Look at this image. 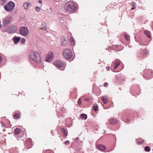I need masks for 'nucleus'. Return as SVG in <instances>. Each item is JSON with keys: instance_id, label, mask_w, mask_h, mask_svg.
<instances>
[{"instance_id": "obj_1", "label": "nucleus", "mask_w": 153, "mask_h": 153, "mask_svg": "<svg viewBox=\"0 0 153 153\" xmlns=\"http://www.w3.org/2000/svg\"><path fill=\"white\" fill-rule=\"evenodd\" d=\"M29 58L30 60L36 63H39L41 62V58L40 54L37 52H30L29 54Z\"/></svg>"}, {"instance_id": "obj_2", "label": "nucleus", "mask_w": 153, "mask_h": 153, "mask_svg": "<svg viewBox=\"0 0 153 153\" xmlns=\"http://www.w3.org/2000/svg\"><path fill=\"white\" fill-rule=\"evenodd\" d=\"M65 9L68 12H72L74 11L76 9V7L74 3L70 1L67 2L65 5Z\"/></svg>"}, {"instance_id": "obj_3", "label": "nucleus", "mask_w": 153, "mask_h": 153, "mask_svg": "<svg viewBox=\"0 0 153 153\" xmlns=\"http://www.w3.org/2000/svg\"><path fill=\"white\" fill-rule=\"evenodd\" d=\"M15 6L13 2L10 1L4 6V8L7 11L12 12Z\"/></svg>"}, {"instance_id": "obj_4", "label": "nucleus", "mask_w": 153, "mask_h": 153, "mask_svg": "<svg viewBox=\"0 0 153 153\" xmlns=\"http://www.w3.org/2000/svg\"><path fill=\"white\" fill-rule=\"evenodd\" d=\"M63 54L64 57L66 59H70L73 56L71 50L69 49H66L63 51Z\"/></svg>"}, {"instance_id": "obj_5", "label": "nucleus", "mask_w": 153, "mask_h": 153, "mask_svg": "<svg viewBox=\"0 0 153 153\" xmlns=\"http://www.w3.org/2000/svg\"><path fill=\"white\" fill-rule=\"evenodd\" d=\"M19 32L20 33L24 36H27L29 33L28 29L25 27H22L19 29Z\"/></svg>"}, {"instance_id": "obj_6", "label": "nucleus", "mask_w": 153, "mask_h": 153, "mask_svg": "<svg viewBox=\"0 0 153 153\" xmlns=\"http://www.w3.org/2000/svg\"><path fill=\"white\" fill-rule=\"evenodd\" d=\"M54 63L56 66L61 68V70H64V66H65V64L62 62L60 60H58L54 62Z\"/></svg>"}, {"instance_id": "obj_7", "label": "nucleus", "mask_w": 153, "mask_h": 153, "mask_svg": "<svg viewBox=\"0 0 153 153\" xmlns=\"http://www.w3.org/2000/svg\"><path fill=\"white\" fill-rule=\"evenodd\" d=\"M11 19V17L9 16L4 19L3 21V25L4 27H5L7 26V25L10 24V21Z\"/></svg>"}, {"instance_id": "obj_8", "label": "nucleus", "mask_w": 153, "mask_h": 153, "mask_svg": "<svg viewBox=\"0 0 153 153\" xmlns=\"http://www.w3.org/2000/svg\"><path fill=\"white\" fill-rule=\"evenodd\" d=\"M53 58V54L52 52H50L47 54L46 56V61L50 62Z\"/></svg>"}, {"instance_id": "obj_9", "label": "nucleus", "mask_w": 153, "mask_h": 153, "mask_svg": "<svg viewBox=\"0 0 153 153\" xmlns=\"http://www.w3.org/2000/svg\"><path fill=\"white\" fill-rule=\"evenodd\" d=\"M20 39L21 38L20 37L15 36L13 38V40L14 43L15 44H17L19 42Z\"/></svg>"}, {"instance_id": "obj_10", "label": "nucleus", "mask_w": 153, "mask_h": 153, "mask_svg": "<svg viewBox=\"0 0 153 153\" xmlns=\"http://www.w3.org/2000/svg\"><path fill=\"white\" fill-rule=\"evenodd\" d=\"M97 149L101 150H104L106 149V147L102 144H100L97 146Z\"/></svg>"}, {"instance_id": "obj_11", "label": "nucleus", "mask_w": 153, "mask_h": 153, "mask_svg": "<svg viewBox=\"0 0 153 153\" xmlns=\"http://www.w3.org/2000/svg\"><path fill=\"white\" fill-rule=\"evenodd\" d=\"M31 5V4L29 2H25L24 3L23 6L25 9H27Z\"/></svg>"}, {"instance_id": "obj_12", "label": "nucleus", "mask_w": 153, "mask_h": 153, "mask_svg": "<svg viewBox=\"0 0 153 153\" xmlns=\"http://www.w3.org/2000/svg\"><path fill=\"white\" fill-rule=\"evenodd\" d=\"M61 40L62 45L63 46H65L66 44V41L65 37L63 36L61 38Z\"/></svg>"}, {"instance_id": "obj_13", "label": "nucleus", "mask_w": 153, "mask_h": 153, "mask_svg": "<svg viewBox=\"0 0 153 153\" xmlns=\"http://www.w3.org/2000/svg\"><path fill=\"white\" fill-rule=\"evenodd\" d=\"M102 99L104 104H105L107 102L108 99V97L107 96H105L102 97Z\"/></svg>"}, {"instance_id": "obj_14", "label": "nucleus", "mask_w": 153, "mask_h": 153, "mask_svg": "<svg viewBox=\"0 0 153 153\" xmlns=\"http://www.w3.org/2000/svg\"><path fill=\"white\" fill-rule=\"evenodd\" d=\"M41 29L42 30H47V26L45 23H44L42 24Z\"/></svg>"}, {"instance_id": "obj_15", "label": "nucleus", "mask_w": 153, "mask_h": 153, "mask_svg": "<svg viewBox=\"0 0 153 153\" xmlns=\"http://www.w3.org/2000/svg\"><path fill=\"white\" fill-rule=\"evenodd\" d=\"M7 31L9 33H13L15 32V30L12 29V27H9L7 29Z\"/></svg>"}, {"instance_id": "obj_16", "label": "nucleus", "mask_w": 153, "mask_h": 153, "mask_svg": "<svg viewBox=\"0 0 153 153\" xmlns=\"http://www.w3.org/2000/svg\"><path fill=\"white\" fill-rule=\"evenodd\" d=\"M115 122V119L113 118H111V119H109V122L110 124L111 125H114Z\"/></svg>"}, {"instance_id": "obj_17", "label": "nucleus", "mask_w": 153, "mask_h": 153, "mask_svg": "<svg viewBox=\"0 0 153 153\" xmlns=\"http://www.w3.org/2000/svg\"><path fill=\"white\" fill-rule=\"evenodd\" d=\"M61 131L62 132V133L64 135V136L66 137L67 135V133H66L65 129L63 128H61Z\"/></svg>"}, {"instance_id": "obj_18", "label": "nucleus", "mask_w": 153, "mask_h": 153, "mask_svg": "<svg viewBox=\"0 0 153 153\" xmlns=\"http://www.w3.org/2000/svg\"><path fill=\"white\" fill-rule=\"evenodd\" d=\"M14 133L16 134H19L20 132V130L18 128H16L14 130Z\"/></svg>"}, {"instance_id": "obj_19", "label": "nucleus", "mask_w": 153, "mask_h": 153, "mask_svg": "<svg viewBox=\"0 0 153 153\" xmlns=\"http://www.w3.org/2000/svg\"><path fill=\"white\" fill-rule=\"evenodd\" d=\"M120 62L118 60H115V69H116L120 65Z\"/></svg>"}, {"instance_id": "obj_20", "label": "nucleus", "mask_w": 153, "mask_h": 153, "mask_svg": "<svg viewBox=\"0 0 153 153\" xmlns=\"http://www.w3.org/2000/svg\"><path fill=\"white\" fill-rule=\"evenodd\" d=\"M80 117L83 118H84L85 119H87V116L86 114H82L80 115Z\"/></svg>"}, {"instance_id": "obj_21", "label": "nucleus", "mask_w": 153, "mask_h": 153, "mask_svg": "<svg viewBox=\"0 0 153 153\" xmlns=\"http://www.w3.org/2000/svg\"><path fill=\"white\" fill-rule=\"evenodd\" d=\"M144 33L145 35L147 36L149 38L150 36V34L149 32L147 30H145L144 31Z\"/></svg>"}, {"instance_id": "obj_22", "label": "nucleus", "mask_w": 153, "mask_h": 153, "mask_svg": "<svg viewBox=\"0 0 153 153\" xmlns=\"http://www.w3.org/2000/svg\"><path fill=\"white\" fill-rule=\"evenodd\" d=\"M14 119H17L19 117L20 114H17L14 115Z\"/></svg>"}, {"instance_id": "obj_23", "label": "nucleus", "mask_w": 153, "mask_h": 153, "mask_svg": "<svg viewBox=\"0 0 153 153\" xmlns=\"http://www.w3.org/2000/svg\"><path fill=\"white\" fill-rule=\"evenodd\" d=\"M125 38L126 39L127 41H129V39H130V37L127 34H125Z\"/></svg>"}, {"instance_id": "obj_24", "label": "nucleus", "mask_w": 153, "mask_h": 153, "mask_svg": "<svg viewBox=\"0 0 153 153\" xmlns=\"http://www.w3.org/2000/svg\"><path fill=\"white\" fill-rule=\"evenodd\" d=\"M70 41L71 42L72 45H74V40L73 38H71L70 39Z\"/></svg>"}, {"instance_id": "obj_25", "label": "nucleus", "mask_w": 153, "mask_h": 153, "mask_svg": "<svg viewBox=\"0 0 153 153\" xmlns=\"http://www.w3.org/2000/svg\"><path fill=\"white\" fill-rule=\"evenodd\" d=\"M145 150L146 152H149L150 151V148L148 146H146L145 148Z\"/></svg>"}, {"instance_id": "obj_26", "label": "nucleus", "mask_w": 153, "mask_h": 153, "mask_svg": "<svg viewBox=\"0 0 153 153\" xmlns=\"http://www.w3.org/2000/svg\"><path fill=\"white\" fill-rule=\"evenodd\" d=\"M35 9L37 12H39L41 10V8L39 7H36Z\"/></svg>"}, {"instance_id": "obj_27", "label": "nucleus", "mask_w": 153, "mask_h": 153, "mask_svg": "<svg viewBox=\"0 0 153 153\" xmlns=\"http://www.w3.org/2000/svg\"><path fill=\"white\" fill-rule=\"evenodd\" d=\"M132 6L133 7L131 8V9L132 10H133L135 8V6L136 5V4L135 3L133 2L132 4Z\"/></svg>"}, {"instance_id": "obj_28", "label": "nucleus", "mask_w": 153, "mask_h": 153, "mask_svg": "<svg viewBox=\"0 0 153 153\" xmlns=\"http://www.w3.org/2000/svg\"><path fill=\"white\" fill-rule=\"evenodd\" d=\"M98 107L97 105H94L93 107V110L95 111H97Z\"/></svg>"}, {"instance_id": "obj_29", "label": "nucleus", "mask_w": 153, "mask_h": 153, "mask_svg": "<svg viewBox=\"0 0 153 153\" xmlns=\"http://www.w3.org/2000/svg\"><path fill=\"white\" fill-rule=\"evenodd\" d=\"M25 41V39L22 38L21 40V42L22 43H24Z\"/></svg>"}, {"instance_id": "obj_30", "label": "nucleus", "mask_w": 153, "mask_h": 153, "mask_svg": "<svg viewBox=\"0 0 153 153\" xmlns=\"http://www.w3.org/2000/svg\"><path fill=\"white\" fill-rule=\"evenodd\" d=\"M82 103V101H81V99L80 98L78 100V104L79 105H80Z\"/></svg>"}, {"instance_id": "obj_31", "label": "nucleus", "mask_w": 153, "mask_h": 153, "mask_svg": "<svg viewBox=\"0 0 153 153\" xmlns=\"http://www.w3.org/2000/svg\"><path fill=\"white\" fill-rule=\"evenodd\" d=\"M65 144L66 145H69L70 144V141H69L66 140L65 142Z\"/></svg>"}, {"instance_id": "obj_32", "label": "nucleus", "mask_w": 153, "mask_h": 153, "mask_svg": "<svg viewBox=\"0 0 153 153\" xmlns=\"http://www.w3.org/2000/svg\"><path fill=\"white\" fill-rule=\"evenodd\" d=\"M108 85V83L107 82H105L104 85V86L105 87H107Z\"/></svg>"}, {"instance_id": "obj_33", "label": "nucleus", "mask_w": 153, "mask_h": 153, "mask_svg": "<svg viewBox=\"0 0 153 153\" xmlns=\"http://www.w3.org/2000/svg\"><path fill=\"white\" fill-rule=\"evenodd\" d=\"M8 0H0V2H5V1H7Z\"/></svg>"}, {"instance_id": "obj_34", "label": "nucleus", "mask_w": 153, "mask_h": 153, "mask_svg": "<svg viewBox=\"0 0 153 153\" xmlns=\"http://www.w3.org/2000/svg\"><path fill=\"white\" fill-rule=\"evenodd\" d=\"M85 100L86 101H88L89 100V99L87 98H86L85 99Z\"/></svg>"}, {"instance_id": "obj_35", "label": "nucleus", "mask_w": 153, "mask_h": 153, "mask_svg": "<svg viewBox=\"0 0 153 153\" xmlns=\"http://www.w3.org/2000/svg\"><path fill=\"white\" fill-rule=\"evenodd\" d=\"M38 2L39 3H42V0H39Z\"/></svg>"}, {"instance_id": "obj_36", "label": "nucleus", "mask_w": 153, "mask_h": 153, "mask_svg": "<svg viewBox=\"0 0 153 153\" xmlns=\"http://www.w3.org/2000/svg\"><path fill=\"white\" fill-rule=\"evenodd\" d=\"M106 69L107 70H109V67H107L106 68Z\"/></svg>"}, {"instance_id": "obj_37", "label": "nucleus", "mask_w": 153, "mask_h": 153, "mask_svg": "<svg viewBox=\"0 0 153 153\" xmlns=\"http://www.w3.org/2000/svg\"><path fill=\"white\" fill-rule=\"evenodd\" d=\"M2 59V57L1 56H0V62L1 61Z\"/></svg>"}, {"instance_id": "obj_38", "label": "nucleus", "mask_w": 153, "mask_h": 153, "mask_svg": "<svg viewBox=\"0 0 153 153\" xmlns=\"http://www.w3.org/2000/svg\"><path fill=\"white\" fill-rule=\"evenodd\" d=\"M118 45H115V48H118Z\"/></svg>"}, {"instance_id": "obj_39", "label": "nucleus", "mask_w": 153, "mask_h": 153, "mask_svg": "<svg viewBox=\"0 0 153 153\" xmlns=\"http://www.w3.org/2000/svg\"><path fill=\"white\" fill-rule=\"evenodd\" d=\"M145 52V53L146 54V53H147V51H146V52Z\"/></svg>"}, {"instance_id": "obj_40", "label": "nucleus", "mask_w": 153, "mask_h": 153, "mask_svg": "<svg viewBox=\"0 0 153 153\" xmlns=\"http://www.w3.org/2000/svg\"><path fill=\"white\" fill-rule=\"evenodd\" d=\"M115 68V66L114 67V69Z\"/></svg>"}, {"instance_id": "obj_41", "label": "nucleus", "mask_w": 153, "mask_h": 153, "mask_svg": "<svg viewBox=\"0 0 153 153\" xmlns=\"http://www.w3.org/2000/svg\"><path fill=\"white\" fill-rule=\"evenodd\" d=\"M115 123H116V120H115Z\"/></svg>"}]
</instances>
